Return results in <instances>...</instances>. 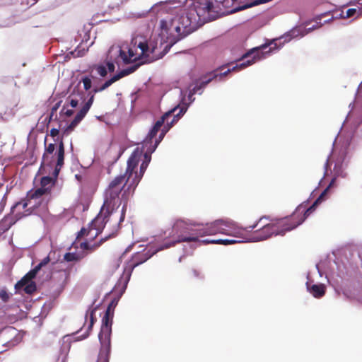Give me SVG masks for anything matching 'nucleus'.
<instances>
[{
	"instance_id": "13",
	"label": "nucleus",
	"mask_w": 362,
	"mask_h": 362,
	"mask_svg": "<svg viewBox=\"0 0 362 362\" xmlns=\"http://www.w3.org/2000/svg\"><path fill=\"white\" fill-rule=\"evenodd\" d=\"M141 153L138 151H134L127 160V166L125 173L122 175L125 176L129 180H132L135 175L136 169L137 168Z\"/></svg>"
},
{
	"instance_id": "24",
	"label": "nucleus",
	"mask_w": 362,
	"mask_h": 362,
	"mask_svg": "<svg viewBox=\"0 0 362 362\" xmlns=\"http://www.w3.org/2000/svg\"><path fill=\"white\" fill-rule=\"evenodd\" d=\"M95 77L90 74L89 75H85L82 76L81 82L83 83V88L85 90H89L92 87V81L95 80Z\"/></svg>"
},
{
	"instance_id": "2",
	"label": "nucleus",
	"mask_w": 362,
	"mask_h": 362,
	"mask_svg": "<svg viewBox=\"0 0 362 362\" xmlns=\"http://www.w3.org/2000/svg\"><path fill=\"white\" fill-rule=\"evenodd\" d=\"M138 185V178L129 180L122 175L116 176L105 190L103 204L114 210H118L123 203L122 208L125 206L126 211L128 199L134 193Z\"/></svg>"
},
{
	"instance_id": "5",
	"label": "nucleus",
	"mask_w": 362,
	"mask_h": 362,
	"mask_svg": "<svg viewBox=\"0 0 362 362\" xmlns=\"http://www.w3.org/2000/svg\"><path fill=\"white\" fill-rule=\"evenodd\" d=\"M172 242L167 244L165 248H168L176 243L183 242H196L199 237L204 235V226L187 222L182 219L175 221L172 228Z\"/></svg>"
},
{
	"instance_id": "16",
	"label": "nucleus",
	"mask_w": 362,
	"mask_h": 362,
	"mask_svg": "<svg viewBox=\"0 0 362 362\" xmlns=\"http://www.w3.org/2000/svg\"><path fill=\"white\" fill-rule=\"evenodd\" d=\"M55 149V145L54 144H49L45 147V153L42 156V166H49L52 167L54 160V156L52 155Z\"/></svg>"
},
{
	"instance_id": "45",
	"label": "nucleus",
	"mask_w": 362,
	"mask_h": 362,
	"mask_svg": "<svg viewBox=\"0 0 362 362\" xmlns=\"http://www.w3.org/2000/svg\"><path fill=\"white\" fill-rule=\"evenodd\" d=\"M106 68L107 69V72L109 71L110 73L114 72L115 69V64L112 62H107Z\"/></svg>"
},
{
	"instance_id": "35",
	"label": "nucleus",
	"mask_w": 362,
	"mask_h": 362,
	"mask_svg": "<svg viewBox=\"0 0 362 362\" xmlns=\"http://www.w3.org/2000/svg\"><path fill=\"white\" fill-rule=\"evenodd\" d=\"M36 290V285L33 281L28 282L24 286V291L28 294H32Z\"/></svg>"
},
{
	"instance_id": "52",
	"label": "nucleus",
	"mask_w": 362,
	"mask_h": 362,
	"mask_svg": "<svg viewBox=\"0 0 362 362\" xmlns=\"http://www.w3.org/2000/svg\"><path fill=\"white\" fill-rule=\"evenodd\" d=\"M221 70L224 69V66L220 68Z\"/></svg>"
},
{
	"instance_id": "12",
	"label": "nucleus",
	"mask_w": 362,
	"mask_h": 362,
	"mask_svg": "<svg viewBox=\"0 0 362 362\" xmlns=\"http://www.w3.org/2000/svg\"><path fill=\"white\" fill-rule=\"evenodd\" d=\"M232 223L223 220H216L204 226V235H211L216 233L230 235Z\"/></svg>"
},
{
	"instance_id": "10",
	"label": "nucleus",
	"mask_w": 362,
	"mask_h": 362,
	"mask_svg": "<svg viewBox=\"0 0 362 362\" xmlns=\"http://www.w3.org/2000/svg\"><path fill=\"white\" fill-rule=\"evenodd\" d=\"M64 142L61 140L58 151L57 153V163L54 165V170L53 173L54 177L49 176L43 177L40 181V185L47 192H49L52 186L54 185L56 179L59 173L62 166L64 165Z\"/></svg>"
},
{
	"instance_id": "22",
	"label": "nucleus",
	"mask_w": 362,
	"mask_h": 362,
	"mask_svg": "<svg viewBox=\"0 0 362 362\" xmlns=\"http://www.w3.org/2000/svg\"><path fill=\"white\" fill-rule=\"evenodd\" d=\"M174 109H175V110L171 113L170 116H169L167 118V119H165L167 125L166 131H168V129L171 128L173 126V124L178 121L180 117L182 115H183V114L185 112V110H184V108H181L180 109L179 112L175 115V112L177 110V108L175 107Z\"/></svg>"
},
{
	"instance_id": "9",
	"label": "nucleus",
	"mask_w": 362,
	"mask_h": 362,
	"mask_svg": "<svg viewBox=\"0 0 362 362\" xmlns=\"http://www.w3.org/2000/svg\"><path fill=\"white\" fill-rule=\"evenodd\" d=\"M149 49L146 42H139L136 44V41H135L134 44L128 49L127 54L125 51L121 49L119 56L124 64H129L140 59L144 56H148L149 52L153 53L154 52L153 48L151 51Z\"/></svg>"
},
{
	"instance_id": "53",
	"label": "nucleus",
	"mask_w": 362,
	"mask_h": 362,
	"mask_svg": "<svg viewBox=\"0 0 362 362\" xmlns=\"http://www.w3.org/2000/svg\"><path fill=\"white\" fill-rule=\"evenodd\" d=\"M237 1V0H232V2H235V1Z\"/></svg>"
},
{
	"instance_id": "18",
	"label": "nucleus",
	"mask_w": 362,
	"mask_h": 362,
	"mask_svg": "<svg viewBox=\"0 0 362 362\" xmlns=\"http://www.w3.org/2000/svg\"><path fill=\"white\" fill-rule=\"evenodd\" d=\"M39 271L40 267H35L34 269H31L19 281L17 282L15 286L16 288H21L28 282L32 281V279L36 276Z\"/></svg>"
},
{
	"instance_id": "7",
	"label": "nucleus",
	"mask_w": 362,
	"mask_h": 362,
	"mask_svg": "<svg viewBox=\"0 0 362 362\" xmlns=\"http://www.w3.org/2000/svg\"><path fill=\"white\" fill-rule=\"evenodd\" d=\"M119 76L117 74L114 75L110 79L107 80L103 84H102L99 87H94L91 91L88 93L89 99L85 103V104L82 106L81 110L77 112L74 119L71 122V123L64 129V134H69L71 132L75 127L81 122V121L84 118L88 112L89 111L91 105H93L95 94L98 92H102L110 87L115 82L119 80Z\"/></svg>"
},
{
	"instance_id": "46",
	"label": "nucleus",
	"mask_w": 362,
	"mask_h": 362,
	"mask_svg": "<svg viewBox=\"0 0 362 362\" xmlns=\"http://www.w3.org/2000/svg\"><path fill=\"white\" fill-rule=\"evenodd\" d=\"M90 313V326H89V328H91L93 323H94V321H95V318H94V314H95V311L94 310H90L88 311Z\"/></svg>"
},
{
	"instance_id": "41",
	"label": "nucleus",
	"mask_w": 362,
	"mask_h": 362,
	"mask_svg": "<svg viewBox=\"0 0 362 362\" xmlns=\"http://www.w3.org/2000/svg\"><path fill=\"white\" fill-rule=\"evenodd\" d=\"M200 272L199 270L192 268L189 272V278H199L200 277Z\"/></svg>"
},
{
	"instance_id": "30",
	"label": "nucleus",
	"mask_w": 362,
	"mask_h": 362,
	"mask_svg": "<svg viewBox=\"0 0 362 362\" xmlns=\"http://www.w3.org/2000/svg\"><path fill=\"white\" fill-rule=\"evenodd\" d=\"M354 16H356V17H360L362 16V10L361 8L356 9V8H349L346 11V14L344 16V18H351Z\"/></svg>"
},
{
	"instance_id": "39",
	"label": "nucleus",
	"mask_w": 362,
	"mask_h": 362,
	"mask_svg": "<svg viewBox=\"0 0 362 362\" xmlns=\"http://www.w3.org/2000/svg\"><path fill=\"white\" fill-rule=\"evenodd\" d=\"M268 218L266 217V216H262L257 221L256 223H255L254 225H252V226H249L247 227H246V230H248V231H251L253 229H255V228H257L260 223H262L263 222L264 220H267Z\"/></svg>"
},
{
	"instance_id": "51",
	"label": "nucleus",
	"mask_w": 362,
	"mask_h": 362,
	"mask_svg": "<svg viewBox=\"0 0 362 362\" xmlns=\"http://www.w3.org/2000/svg\"><path fill=\"white\" fill-rule=\"evenodd\" d=\"M3 209H4V206H0V214L3 211Z\"/></svg>"
},
{
	"instance_id": "48",
	"label": "nucleus",
	"mask_w": 362,
	"mask_h": 362,
	"mask_svg": "<svg viewBox=\"0 0 362 362\" xmlns=\"http://www.w3.org/2000/svg\"><path fill=\"white\" fill-rule=\"evenodd\" d=\"M202 242L205 244L212 243L217 244V239H206L202 240Z\"/></svg>"
},
{
	"instance_id": "21",
	"label": "nucleus",
	"mask_w": 362,
	"mask_h": 362,
	"mask_svg": "<svg viewBox=\"0 0 362 362\" xmlns=\"http://www.w3.org/2000/svg\"><path fill=\"white\" fill-rule=\"evenodd\" d=\"M174 109H175V110L171 113L170 116H169L167 118V119H165L167 125L166 131H168V129L171 128L173 126V124L178 121L180 117L182 115H183V114L185 112V110H184V108H181L180 109L179 112L175 115V112L177 110V108L175 107Z\"/></svg>"
},
{
	"instance_id": "15",
	"label": "nucleus",
	"mask_w": 362,
	"mask_h": 362,
	"mask_svg": "<svg viewBox=\"0 0 362 362\" xmlns=\"http://www.w3.org/2000/svg\"><path fill=\"white\" fill-rule=\"evenodd\" d=\"M177 21H179L180 25H176L175 27V30L176 32L180 33L182 29H194L199 25L198 24H196L192 21V19H191V16L189 15V10L187 9V11L182 14H181L178 18Z\"/></svg>"
},
{
	"instance_id": "32",
	"label": "nucleus",
	"mask_w": 362,
	"mask_h": 362,
	"mask_svg": "<svg viewBox=\"0 0 362 362\" xmlns=\"http://www.w3.org/2000/svg\"><path fill=\"white\" fill-rule=\"evenodd\" d=\"M215 3L214 6L216 7L217 13H218V11L221 9V6L223 8H226L228 6V4L230 3L229 0H214Z\"/></svg>"
},
{
	"instance_id": "50",
	"label": "nucleus",
	"mask_w": 362,
	"mask_h": 362,
	"mask_svg": "<svg viewBox=\"0 0 362 362\" xmlns=\"http://www.w3.org/2000/svg\"><path fill=\"white\" fill-rule=\"evenodd\" d=\"M54 116H55V119H57V115H52V112H50L49 117V122H50L53 119Z\"/></svg>"
},
{
	"instance_id": "38",
	"label": "nucleus",
	"mask_w": 362,
	"mask_h": 362,
	"mask_svg": "<svg viewBox=\"0 0 362 362\" xmlns=\"http://www.w3.org/2000/svg\"><path fill=\"white\" fill-rule=\"evenodd\" d=\"M21 206L23 209H25L28 206V202L25 200H23L21 202H17L12 208H11V213L13 214H15V211L18 207Z\"/></svg>"
},
{
	"instance_id": "1",
	"label": "nucleus",
	"mask_w": 362,
	"mask_h": 362,
	"mask_svg": "<svg viewBox=\"0 0 362 362\" xmlns=\"http://www.w3.org/2000/svg\"><path fill=\"white\" fill-rule=\"evenodd\" d=\"M335 179H332L328 187L321 193L318 198L308 209H302V205L297 207L296 211L289 216L276 219L272 223H263L259 229L255 231V235L249 240L260 241L266 240L272 235H284L286 232L290 231L300 224L312 214L317 206L325 199L329 189L334 185ZM247 240V238H245Z\"/></svg>"
},
{
	"instance_id": "6",
	"label": "nucleus",
	"mask_w": 362,
	"mask_h": 362,
	"mask_svg": "<svg viewBox=\"0 0 362 362\" xmlns=\"http://www.w3.org/2000/svg\"><path fill=\"white\" fill-rule=\"evenodd\" d=\"M115 304L112 300L107 306L102 319V325L98 334L100 348L97 362H109L111 351V334L112 318Z\"/></svg>"
},
{
	"instance_id": "25",
	"label": "nucleus",
	"mask_w": 362,
	"mask_h": 362,
	"mask_svg": "<svg viewBox=\"0 0 362 362\" xmlns=\"http://www.w3.org/2000/svg\"><path fill=\"white\" fill-rule=\"evenodd\" d=\"M124 0H93L97 4H106L108 7L119 6Z\"/></svg>"
},
{
	"instance_id": "26",
	"label": "nucleus",
	"mask_w": 362,
	"mask_h": 362,
	"mask_svg": "<svg viewBox=\"0 0 362 362\" xmlns=\"http://www.w3.org/2000/svg\"><path fill=\"white\" fill-rule=\"evenodd\" d=\"M95 71L96 74L101 77H105L107 75V69L106 66L102 64H95L91 67V73Z\"/></svg>"
},
{
	"instance_id": "33",
	"label": "nucleus",
	"mask_w": 362,
	"mask_h": 362,
	"mask_svg": "<svg viewBox=\"0 0 362 362\" xmlns=\"http://www.w3.org/2000/svg\"><path fill=\"white\" fill-rule=\"evenodd\" d=\"M47 193H49V192H47L44 188H42L40 186V187L35 189V192L30 195V197L31 199H35V198H38L45 194H47Z\"/></svg>"
},
{
	"instance_id": "49",
	"label": "nucleus",
	"mask_w": 362,
	"mask_h": 362,
	"mask_svg": "<svg viewBox=\"0 0 362 362\" xmlns=\"http://www.w3.org/2000/svg\"><path fill=\"white\" fill-rule=\"evenodd\" d=\"M166 132H167L166 129L165 130H164V129L162 130V133L160 134V135L159 136V139L156 140L155 144H156L157 142H158V144H159V142L161 141V139L164 136V135H165Z\"/></svg>"
},
{
	"instance_id": "31",
	"label": "nucleus",
	"mask_w": 362,
	"mask_h": 362,
	"mask_svg": "<svg viewBox=\"0 0 362 362\" xmlns=\"http://www.w3.org/2000/svg\"><path fill=\"white\" fill-rule=\"evenodd\" d=\"M148 164L144 162H142L140 166L139 173L137 171L135 173L133 178H138L139 182L141 181Z\"/></svg>"
},
{
	"instance_id": "27",
	"label": "nucleus",
	"mask_w": 362,
	"mask_h": 362,
	"mask_svg": "<svg viewBox=\"0 0 362 362\" xmlns=\"http://www.w3.org/2000/svg\"><path fill=\"white\" fill-rule=\"evenodd\" d=\"M139 65L140 64H137L130 67H128L127 69H123L119 73H118L117 75L119 76V78H122V77L134 72L139 66Z\"/></svg>"
},
{
	"instance_id": "47",
	"label": "nucleus",
	"mask_w": 362,
	"mask_h": 362,
	"mask_svg": "<svg viewBox=\"0 0 362 362\" xmlns=\"http://www.w3.org/2000/svg\"><path fill=\"white\" fill-rule=\"evenodd\" d=\"M61 102L57 103L51 109L52 115H56L57 110L60 107Z\"/></svg>"
},
{
	"instance_id": "34",
	"label": "nucleus",
	"mask_w": 362,
	"mask_h": 362,
	"mask_svg": "<svg viewBox=\"0 0 362 362\" xmlns=\"http://www.w3.org/2000/svg\"><path fill=\"white\" fill-rule=\"evenodd\" d=\"M78 103L79 100L75 97L74 92L67 98V105H70L71 107H76Z\"/></svg>"
},
{
	"instance_id": "19",
	"label": "nucleus",
	"mask_w": 362,
	"mask_h": 362,
	"mask_svg": "<svg viewBox=\"0 0 362 362\" xmlns=\"http://www.w3.org/2000/svg\"><path fill=\"white\" fill-rule=\"evenodd\" d=\"M307 288L315 298H319L325 294L326 287L322 284L309 285L308 283H307Z\"/></svg>"
},
{
	"instance_id": "43",
	"label": "nucleus",
	"mask_w": 362,
	"mask_h": 362,
	"mask_svg": "<svg viewBox=\"0 0 362 362\" xmlns=\"http://www.w3.org/2000/svg\"><path fill=\"white\" fill-rule=\"evenodd\" d=\"M60 127H61V124L59 125V128H52L50 130V136L52 137H55L59 134Z\"/></svg>"
},
{
	"instance_id": "4",
	"label": "nucleus",
	"mask_w": 362,
	"mask_h": 362,
	"mask_svg": "<svg viewBox=\"0 0 362 362\" xmlns=\"http://www.w3.org/2000/svg\"><path fill=\"white\" fill-rule=\"evenodd\" d=\"M269 44H264L259 47H255L245 54H244L241 59H244L248 58L252 54L253 55L252 59H248L245 62H243L240 64H236L232 68H228L227 70L223 72H221L220 74L216 73V71L214 72H211L206 75L202 80L200 84H196V86L191 90V94L194 95L195 93H199V90H202L204 87H205L208 83H209L213 79H215L218 77L220 78L223 76H226L228 73L231 71H240L250 65H252L255 62L258 60H260L262 58H264L266 55L270 54L272 52V48L269 47Z\"/></svg>"
},
{
	"instance_id": "3",
	"label": "nucleus",
	"mask_w": 362,
	"mask_h": 362,
	"mask_svg": "<svg viewBox=\"0 0 362 362\" xmlns=\"http://www.w3.org/2000/svg\"><path fill=\"white\" fill-rule=\"evenodd\" d=\"M124 218L125 206L119 211L103 204L99 214L89 224L91 230H95V234L91 235L92 238H95L105 228L108 233L107 235H110V238L115 236Z\"/></svg>"
},
{
	"instance_id": "11",
	"label": "nucleus",
	"mask_w": 362,
	"mask_h": 362,
	"mask_svg": "<svg viewBox=\"0 0 362 362\" xmlns=\"http://www.w3.org/2000/svg\"><path fill=\"white\" fill-rule=\"evenodd\" d=\"M154 254L155 252H151L148 248H144L141 251L134 253L131 259L125 263L124 275L127 277V281H129L134 269L146 262Z\"/></svg>"
},
{
	"instance_id": "8",
	"label": "nucleus",
	"mask_w": 362,
	"mask_h": 362,
	"mask_svg": "<svg viewBox=\"0 0 362 362\" xmlns=\"http://www.w3.org/2000/svg\"><path fill=\"white\" fill-rule=\"evenodd\" d=\"M187 9L192 21L199 26L211 21L213 13L217 14L216 7L212 0L194 1Z\"/></svg>"
},
{
	"instance_id": "37",
	"label": "nucleus",
	"mask_w": 362,
	"mask_h": 362,
	"mask_svg": "<svg viewBox=\"0 0 362 362\" xmlns=\"http://www.w3.org/2000/svg\"><path fill=\"white\" fill-rule=\"evenodd\" d=\"M91 228L88 226V228H82L80 231L78 233L77 238H81L85 235H89L91 233Z\"/></svg>"
},
{
	"instance_id": "14",
	"label": "nucleus",
	"mask_w": 362,
	"mask_h": 362,
	"mask_svg": "<svg viewBox=\"0 0 362 362\" xmlns=\"http://www.w3.org/2000/svg\"><path fill=\"white\" fill-rule=\"evenodd\" d=\"M175 110V109H172L171 110L165 112L158 121H156L144 141L145 146H147L148 144L151 146L153 139L156 137L160 127L165 122V119H167V118L170 116L171 113Z\"/></svg>"
},
{
	"instance_id": "23",
	"label": "nucleus",
	"mask_w": 362,
	"mask_h": 362,
	"mask_svg": "<svg viewBox=\"0 0 362 362\" xmlns=\"http://www.w3.org/2000/svg\"><path fill=\"white\" fill-rule=\"evenodd\" d=\"M24 215H21V214H16L15 219L11 218L9 223H7L8 218L5 217L0 222V228L3 230V232L8 230L11 228V226L16 223L17 220L21 218Z\"/></svg>"
},
{
	"instance_id": "42",
	"label": "nucleus",
	"mask_w": 362,
	"mask_h": 362,
	"mask_svg": "<svg viewBox=\"0 0 362 362\" xmlns=\"http://www.w3.org/2000/svg\"><path fill=\"white\" fill-rule=\"evenodd\" d=\"M60 114H63L66 117H71L74 114V110L69 109L66 110V106L64 105L61 110Z\"/></svg>"
},
{
	"instance_id": "17",
	"label": "nucleus",
	"mask_w": 362,
	"mask_h": 362,
	"mask_svg": "<svg viewBox=\"0 0 362 362\" xmlns=\"http://www.w3.org/2000/svg\"><path fill=\"white\" fill-rule=\"evenodd\" d=\"M317 27L313 26L312 28H309L308 29H303L301 30L298 28H296L294 29H292L289 32H288L284 36L281 37V39H284V42H288L292 38L297 37L298 36L303 37L305 34H308V33L313 31L314 29L317 28Z\"/></svg>"
},
{
	"instance_id": "40",
	"label": "nucleus",
	"mask_w": 362,
	"mask_h": 362,
	"mask_svg": "<svg viewBox=\"0 0 362 362\" xmlns=\"http://www.w3.org/2000/svg\"><path fill=\"white\" fill-rule=\"evenodd\" d=\"M10 296H9V294L7 293V291L5 290V289H1L0 291V298L4 301V302H7L9 299Z\"/></svg>"
},
{
	"instance_id": "44",
	"label": "nucleus",
	"mask_w": 362,
	"mask_h": 362,
	"mask_svg": "<svg viewBox=\"0 0 362 362\" xmlns=\"http://www.w3.org/2000/svg\"><path fill=\"white\" fill-rule=\"evenodd\" d=\"M49 261H50L49 257H46L36 267H40V269L43 266H45L47 264H48Z\"/></svg>"
},
{
	"instance_id": "36",
	"label": "nucleus",
	"mask_w": 362,
	"mask_h": 362,
	"mask_svg": "<svg viewBox=\"0 0 362 362\" xmlns=\"http://www.w3.org/2000/svg\"><path fill=\"white\" fill-rule=\"evenodd\" d=\"M244 240H241V242H243ZM240 240H237L235 239H217V244H222V245H231L236 243H239Z\"/></svg>"
},
{
	"instance_id": "20",
	"label": "nucleus",
	"mask_w": 362,
	"mask_h": 362,
	"mask_svg": "<svg viewBox=\"0 0 362 362\" xmlns=\"http://www.w3.org/2000/svg\"><path fill=\"white\" fill-rule=\"evenodd\" d=\"M110 238V235H106L102 238L99 241L95 243L93 245H90L87 242H83L80 244V248L84 250H89L90 252L96 250L99 247L102 245L106 240Z\"/></svg>"
},
{
	"instance_id": "28",
	"label": "nucleus",
	"mask_w": 362,
	"mask_h": 362,
	"mask_svg": "<svg viewBox=\"0 0 362 362\" xmlns=\"http://www.w3.org/2000/svg\"><path fill=\"white\" fill-rule=\"evenodd\" d=\"M157 146H158V142L156 144H155L154 146H151L147 149V151L144 155V160H143V162L149 164V163L151 162V155L155 151V149L156 148Z\"/></svg>"
},
{
	"instance_id": "54",
	"label": "nucleus",
	"mask_w": 362,
	"mask_h": 362,
	"mask_svg": "<svg viewBox=\"0 0 362 362\" xmlns=\"http://www.w3.org/2000/svg\"><path fill=\"white\" fill-rule=\"evenodd\" d=\"M1 118H2V116H1V115L0 114V119H1Z\"/></svg>"
},
{
	"instance_id": "29",
	"label": "nucleus",
	"mask_w": 362,
	"mask_h": 362,
	"mask_svg": "<svg viewBox=\"0 0 362 362\" xmlns=\"http://www.w3.org/2000/svg\"><path fill=\"white\" fill-rule=\"evenodd\" d=\"M83 257L74 252H67L64 256V259L66 262L79 261Z\"/></svg>"
}]
</instances>
